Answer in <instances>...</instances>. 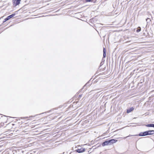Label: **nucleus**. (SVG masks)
I'll return each instance as SVG.
<instances>
[{
  "label": "nucleus",
  "mask_w": 154,
  "mask_h": 154,
  "mask_svg": "<svg viewBox=\"0 0 154 154\" xmlns=\"http://www.w3.org/2000/svg\"><path fill=\"white\" fill-rule=\"evenodd\" d=\"M103 57H106V49H105V48H103Z\"/></svg>",
  "instance_id": "9"
},
{
  "label": "nucleus",
  "mask_w": 154,
  "mask_h": 154,
  "mask_svg": "<svg viewBox=\"0 0 154 154\" xmlns=\"http://www.w3.org/2000/svg\"><path fill=\"white\" fill-rule=\"evenodd\" d=\"M153 124H148L146 125V126L148 127H153Z\"/></svg>",
  "instance_id": "10"
},
{
  "label": "nucleus",
  "mask_w": 154,
  "mask_h": 154,
  "mask_svg": "<svg viewBox=\"0 0 154 154\" xmlns=\"http://www.w3.org/2000/svg\"><path fill=\"white\" fill-rule=\"evenodd\" d=\"M148 135H153L154 134V131H147Z\"/></svg>",
  "instance_id": "6"
},
{
  "label": "nucleus",
  "mask_w": 154,
  "mask_h": 154,
  "mask_svg": "<svg viewBox=\"0 0 154 154\" xmlns=\"http://www.w3.org/2000/svg\"><path fill=\"white\" fill-rule=\"evenodd\" d=\"M85 151V149L84 148H78L76 150V152L79 153L82 152H84Z\"/></svg>",
  "instance_id": "3"
},
{
  "label": "nucleus",
  "mask_w": 154,
  "mask_h": 154,
  "mask_svg": "<svg viewBox=\"0 0 154 154\" xmlns=\"http://www.w3.org/2000/svg\"><path fill=\"white\" fill-rule=\"evenodd\" d=\"M37 115H35V116L34 117H35V116ZM33 116H30V117H33Z\"/></svg>",
  "instance_id": "16"
},
{
  "label": "nucleus",
  "mask_w": 154,
  "mask_h": 154,
  "mask_svg": "<svg viewBox=\"0 0 154 154\" xmlns=\"http://www.w3.org/2000/svg\"><path fill=\"white\" fill-rule=\"evenodd\" d=\"M109 142L110 145H111L112 143H114L117 141V140L113 139L109 140Z\"/></svg>",
  "instance_id": "5"
},
{
  "label": "nucleus",
  "mask_w": 154,
  "mask_h": 154,
  "mask_svg": "<svg viewBox=\"0 0 154 154\" xmlns=\"http://www.w3.org/2000/svg\"><path fill=\"white\" fill-rule=\"evenodd\" d=\"M153 127H154V124H153Z\"/></svg>",
  "instance_id": "17"
},
{
  "label": "nucleus",
  "mask_w": 154,
  "mask_h": 154,
  "mask_svg": "<svg viewBox=\"0 0 154 154\" xmlns=\"http://www.w3.org/2000/svg\"><path fill=\"white\" fill-rule=\"evenodd\" d=\"M140 30H141V28L140 27H138L137 29V32H139L140 31Z\"/></svg>",
  "instance_id": "12"
},
{
  "label": "nucleus",
  "mask_w": 154,
  "mask_h": 154,
  "mask_svg": "<svg viewBox=\"0 0 154 154\" xmlns=\"http://www.w3.org/2000/svg\"><path fill=\"white\" fill-rule=\"evenodd\" d=\"M87 2H90L91 1V0H86Z\"/></svg>",
  "instance_id": "15"
},
{
  "label": "nucleus",
  "mask_w": 154,
  "mask_h": 154,
  "mask_svg": "<svg viewBox=\"0 0 154 154\" xmlns=\"http://www.w3.org/2000/svg\"><path fill=\"white\" fill-rule=\"evenodd\" d=\"M134 108L132 107L129 109H128L127 110V113H129L131 112V111H133L134 110Z\"/></svg>",
  "instance_id": "7"
},
{
  "label": "nucleus",
  "mask_w": 154,
  "mask_h": 154,
  "mask_svg": "<svg viewBox=\"0 0 154 154\" xmlns=\"http://www.w3.org/2000/svg\"><path fill=\"white\" fill-rule=\"evenodd\" d=\"M20 0H13L12 2L14 5L16 6L18 5L20 3Z\"/></svg>",
  "instance_id": "1"
},
{
  "label": "nucleus",
  "mask_w": 154,
  "mask_h": 154,
  "mask_svg": "<svg viewBox=\"0 0 154 154\" xmlns=\"http://www.w3.org/2000/svg\"><path fill=\"white\" fill-rule=\"evenodd\" d=\"M108 145H110L109 140L105 141L102 144V145L103 146Z\"/></svg>",
  "instance_id": "4"
},
{
  "label": "nucleus",
  "mask_w": 154,
  "mask_h": 154,
  "mask_svg": "<svg viewBox=\"0 0 154 154\" xmlns=\"http://www.w3.org/2000/svg\"><path fill=\"white\" fill-rule=\"evenodd\" d=\"M146 21L147 23H149L151 21V20L150 18H147L146 19Z\"/></svg>",
  "instance_id": "11"
},
{
  "label": "nucleus",
  "mask_w": 154,
  "mask_h": 154,
  "mask_svg": "<svg viewBox=\"0 0 154 154\" xmlns=\"http://www.w3.org/2000/svg\"><path fill=\"white\" fill-rule=\"evenodd\" d=\"M131 136V135H129V136H127V137H124V139H125L126 138H127V137H128Z\"/></svg>",
  "instance_id": "14"
},
{
  "label": "nucleus",
  "mask_w": 154,
  "mask_h": 154,
  "mask_svg": "<svg viewBox=\"0 0 154 154\" xmlns=\"http://www.w3.org/2000/svg\"><path fill=\"white\" fill-rule=\"evenodd\" d=\"M8 20H9L8 19V17H7L5 19V20H4V21H3V22H6V21Z\"/></svg>",
  "instance_id": "13"
},
{
  "label": "nucleus",
  "mask_w": 154,
  "mask_h": 154,
  "mask_svg": "<svg viewBox=\"0 0 154 154\" xmlns=\"http://www.w3.org/2000/svg\"><path fill=\"white\" fill-rule=\"evenodd\" d=\"M15 15V14H13L9 16H8L7 17L8 19V20L10 19V18H12V17H14Z\"/></svg>",
  "instance_id": "8"
},
{
  "label": "nucleus",
  "mask_w": 154,
  "mask_h": 154,
  "mask_svg": "<svg viewBox=\"0 0 154 154\" xmlns=\"http://www.w3.org/2000/svg\"><path fill=\"white\" fill-rule=\"evenodd\" d=\"M148 135L147 131H145L143 132L140 133L139 135L140 136H143Z\"/></svg>",
  "instance_id": "2"
}]
</instances>
